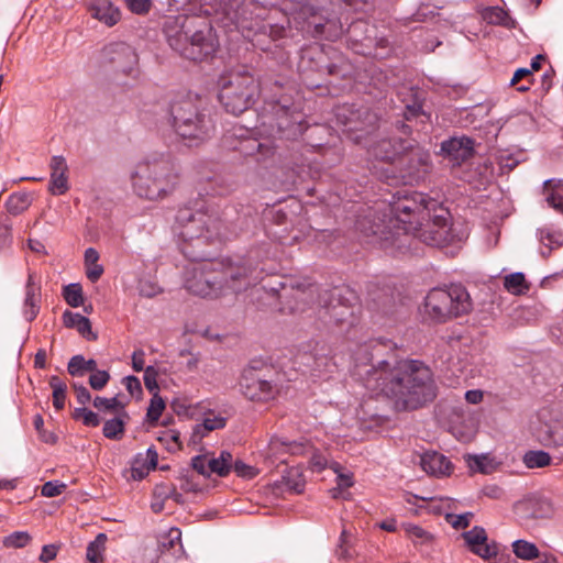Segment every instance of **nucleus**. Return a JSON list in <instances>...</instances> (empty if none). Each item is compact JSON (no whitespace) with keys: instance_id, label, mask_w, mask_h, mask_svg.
Instances as JSON below:
<instances>
[{"instance_id":"f257e3e1","label":"nucleus","mask_w":563,"mask_h":563,"mask_svg":"<svg viewBox=\"0 0 563 563\" xmlns=\"http://www.w3.org/2000/svg\"><path fill=\"white\" fill-rule=\"evenodd\" d=\"M386 214L376 223L368 219L357 221V229L365 235H375L384 247H400V232L404 236L413 235L423 243L442 247L453 240L450 227V212L437 199L423 192H398L388 206Z\"/></svg>"},{"instance_id":"f03ea898","label":"nucleus","mask_w":563,"mask_h":563,"mask_svg":"<svg viewBox=\"0 0 563 563\" xmlns=\"http://www.w3.org/2000/svg\"><path fill=\"white\" fill-rule=\"evenodd\" d=\"M355 375L367 389L391 398L398 410H415L435 398L432 372L420 361H382L364 369L356 363Z\"/></svg>"},{"instance_id":"7ed1b4c3","label":"nucleus","mask_w":563,"mask_h":563,"mask_svg":"<svg viewBox=\"0 0 563 563\" xmlns=\"http://www.w3.org/2000/svg\"><path fill=\"white\" fill-rule=\"evenodd\" d=\"M164 32L169 46L187 59L202 60L211 56L218 47L211 27L205 25L202 29H196L195 18H168Z\"/></svg>"},{"instance_id":"20e7f679","label":"nucleus","mask_w":563,"mask_h":563,"mask_svg":"<svg viewBox=\"0 0 563 563\" xmlns=\"http://www.w3.org/2000/svg\"><path fill=\"white\" fill-rule=\"evenodd\" d=\"M130 178L136 196L148 200H159L175 189L178 175L168 161L155 159L139 162Z\"/></svg>"},{"instance_id":"39448f33","label":"nucleus","mask_w":563,"mask_h":563,"mask_svg":"<svg viewBox=\"0 0 563 563\" xmlns=\"http://www.w3.org/2000/svg\"><path fill=\"white\" fill-rule=\"evenodd\" d=\"M472 310L467 290L461 285L449 288H433L426 296L422 313L424 318L438 323L466 314Z\"/></svg>"},{"instance_id":"423d86ee","label":"nucleus","mask_w":563,"mask_h":563,"mask_svg":"<svg viewBox=\"0 0 563 563\" xmlns=\"http://www.w3.org/2000/svg\"><path fill=\"white\" fill-rule=\"evenodd\" d=\"M170 114L175 131L189 146L206 141L213 131L210 118L199 113L190 98L174 101Z\"/></svg>"},{"instance_id":"0eeeda50","label":"nucleus","mask_w":563,"mask_h":563,"mask_svg":"<svg viewBox=\"0 0 563 563\" xmlns=\"http://www.w3.org/2000/svg\"><path fill=\"white\" fill-rule=\"evenodd\" d=\"M219 86V100L233 114L246 110L258 93L257 81L246 71H231L222 76Z\"/></svg>"},{"instance_id":"6e6552de","label":"nucleus","mask_w":563,"mask_h":563,"mask_svg":"<svg viewBox=\"0 0 563 563\" xmlns=\"http://www.w3.org/2000/svg\"><path fill=\"white\" fill-rule=\"evenodd\" d=\"M216 222L207 212L184 208L176 216V231L183 240L190 241L206 236Z\"/></svg>"},{"instance_id":"1a4fd4ad","label":"nucleus","mask_w":563,"mask_h":563,"mask_svg":"<svg viewBox=\"0 0 563 563\" xmlns=\"http://www.w3.org/2000/svg\"><path fill=\"white\" fill-rule=\"evenodd\" d=\"M208 264L194 266L186 277V288L200 297H217L223 292L222 278Z\"/></svg>"},{"instance_id":"9d476101","label":"nucleus","mask_w":563,"mask_h":563,"mask_svg":"<svg viewBox=\"0 0 563 563\" xmlns=\"http://www.w3.org/2000/svg\"><path fill=\"white\" fill-rule=\"evenodd\" d=\"M240 390L250 400L267 401L277 394V386L264 379L254 368H247L242 373Z\"/></svg>"},{"instance_id":"9b49d317","label":"nucleus","mask_w":563,"mask_h":563,"mask_svg":"<svg viewBox=\"0 0 563 563\" xmlns=\"http://www.w3.org/2000/svg\"><path fill=\"white\" fill-rule=\"evenodd\" d=\"M516 512L525 518L547 519L553 516L554 506L550 498L533 494L517 503Z\"/></svg>"},{"instance_id":"f8f14e48","label":"nucleus","mask_w":563,"mask_h":563,"mask_svg":"<svg viewBox=\"0 0 563 563\" xmlns=\"http://www.w3.org/2000/svg\"><path fill=\"white\" fill-rule=\"evenodd\" d=\"M49 185L48 190L54 196H60L68 191V165L64 156L55 155L49 163Z\"/></svg>"},{"instance_id":"ddd939ff","label":"nucleus","mask_w":563,"mask_h":563,"mask_svg":"<svg viewBox=\"0 0 563 563\" xmlns=\"http://www.w3.org/2000/svg\"><path fill=\"white\" fill-rule=\"evenodd\" d=\"M429 154L421 151L420 148H411L408 158L407 166L401 174V178L407 183L419 181L429 172Z\"/></svg>"},{"instance_id":"4468645a","label":"nucleus","mask_w":563,"mask_h":563,"mask_svg":"<svg viewBox=\"0 0 563 563\" xmlns=\"http://www.w3.org/2000/svg\"><path fill=\"white\" fill-rule=\"evenodd\" d=\"M463 538L470 550L484 560L497 554L496 548L487 543V534L484 528L474 527L463 533Z\"/></svg>"},{"instance_id":"2eb2a0df","label":"nucleus","mask_w":563,"mask_h":563,"mask_svg":"<svg viewBox=\"0 0 563 563\" xmlns=\"http://www.w3.org/2000/svg\"><path fill=\"white\" fill-rule=\"evenodd\" d=\"M420 465L429 475L444 477L451 475L453 465L442 453L429 451L421 455Z\"/></svg>"},{"instance_id":"dca6fc26","label":"nucleus","mask_w":563,"mask_h":563,"mask_svg":"<svg viewBox=\"0 0 563 563\" xmlns=\"http://www.w3.org/2000/svg\"><path fill=\"white\" fill-rule=\"evenodd\" d=\"M158 454L153 446H150L145 452L137 453L130 467V477L134 481H141L148 475V473L156 468Z\"/></svg>"},{"instance_id":"f3484780","label":"nucleus","mask_w":563,"mask_h":563,"mask_svg":"<svg viewBox=\"0 0 563 563\" xmlns=\"http://www.w3.org/2000/svg\"><path fill=\"white\" fill-rule=\"evenodd\" d=\"M107 54L110 55V62L123 73H130L137 63V56L133 48L124 43L109 45Z\"/></svg>"},{"instance_id":"a211bd4d","label":"nucleus","mask_w":563,"mask_h":563,"mask_svg":"<svg viewBox=\"0 0 563 563\" xmlns=\"http://www.w3.org/2000/svg\"><path fill=\"white\" fill-rule=\"evenodd\" d=\"M473 145L470 137H452L442 143L441 150L454 164H460L472 156Z\"/></svg>"},{"instance_id":"6ab92c4d","label":"nucleus","mask_w":563,"mask_h":563,"mask_svg":"<svg viewBox=\"0 0 563 563\" xmlns=\"http://www.w3.org/2000/svg\"><path fill=\"white\" fill-rule=\"evenodd\" d=\"M90 14L108 26L117 24L121 12L110 0H90L88 3Z\"/></svg>"},{"instance_id":"aec40b11","label":"nucleus","mask_w":563,"mask_h":563,"mask_svg":"<svg viewBox=\"0 0 563 563\" xmlns=\"http://www.w3.org/2000/svg\"><path fill=\"white\" fill-rule=\"evenodd\" d=\"M41 286L36 282L33 273H29L25 285V298L23 303V314L27 321L35 319L40 311Z\"/></svg>"},{"instance_id":"412c9836","label":"nucleus","mask_w":563,"mask_h":563,"mask_svg":"<svg viewBox=\"0 0 563 563\" xmlns=\"http://www.w3.org/2000/svg\"><path fill=\"white\" fill-rule=\"evenodd\" d=\"M407 148L401 140H379L369 145L368 152L378 161L394 162Z\"/></svg>"},{"instance_id":"4be33fe9","label":"nucleus","mask_w":563,"mask_h":563,"mask_svg":"<svg viewBox=\"0 0 563 563\" xmlns=\"http://www.w3.org/2000/svg\"><path fill=\"white\" fill-rule=\"evenodd\" d=\"M306 450V445L299 442L284 441L280 438H272L267 448V457L274 461L285 462L283 455L289 454H301Z\"/></svg>"},{"instance_id":"5701e85b","label":"nucleus","mask_w":563,"mask_h":563,"mask_svg":"<svg viewBox=\"0 0 563 563\" xmlns=\"http://www.w3.org/2000/svg\"><path fill=\"white\" fill-rule=\"evenodd\" d=\"M63 322L65 327L76 329L78 333L86 340H97V334L92 331L89 319L81 316L80 313L66 310L63 313Z\"/></svg>"},{"instance_id":"b1692460","label":"nucleus","mask_w":563,"mask_h":563,"mask_svg":"<svg viewBox=\"0 0 563 563\" xmlns=\"http://www.w3.org/2000/svg\"><path fill=\"white\" fill-rule=\"evenodd\" d=\"M250 273L251 271L246 266L230 269V272L225 274V287L238 292L250 285L255 284L257 282V277L252 278Z\"/></svg>"},{"instance_id":"393cba45","label":"nucleus","mask_w":563,"mask_h":563,"mask_svg":"<svg viewBox=\"0 0 563 563\" xmlns=\"http://www.w3.org/2000/svg\"><path fill=\"white\" fill-rule=\"evenodd\" d=\"M465 462L471 472L482 474H490L500 465V462L488 453L474 455L467 454L465 455Z\"/></svg>"},{"instance_id":"a878e982","label":"nucleus","mask_w":563,"mask_h":563,"mask_svg":"<svg viewBox=\"0 0 563 563\" xmlns=\"http://www.w3.org/2000/svg\"><path fill=\"white\" fill-rule=\"evenodd\" d=\"M96 368L97 362L93 358L86 360L82 355L73 356L67 365L68 373L75 377H81Z\"/></svg>"},{"instance_id":"bb28decb","label":"nucleus","mask_w":563,"mask_h":563,"mask_svg":"<svg viewBox=\"0 0 563 563\" xmlns=\"http://www.w3.org/2000/svg\"><path fill=\"white\" fill-rule=\"evenodd\" d=\"M522 462L528 468H542L552 463V457L545 451L530 450L523 454Z\"/></svg>"},{"instance_id":"cd10ccee","label":"nucleus","mask_w":563,"mask_h":563,"mask_svg":"<svg viewBox=\"0 0 563 563\" xmlns=\"http://www.w3.org/2000/svg\"><path fill=\"white\" fill-rule=\"evenodd\" d=\"M233 457L229 451H221L217 457H210L211 474L227 476L232 470Z\"/></svg>"},{"instance_id":"c85d7f7f","label":"nucleus","mask_w":563,"mask_h":563,"mask_svg":"<svg viewBox=\"0 0 563 563\" xmlns=\"http://www.w3.org/2000/svg\"><path fill=\"white\" fill-rule=\"evenodd\" d=\"M545 201L549 207L563 214V181L547 186Z\"/></svg>"},{"instance_id":"c756f323","label":"nucleus","mask_w":563,"mask_h":563,"mask_svg":"<svg viewBox=\"0 0 563 563\" xmlns=\"http://www.w3.org/2000/svg\"><path fill=\"white\" fill-rule=\"evenodd\" d=\"M512 552L518 559L531 561L540 556L538 547L527 540H516L511 544Z\"/></svg>"},{"instance_id":"7c9ffc66","label":"nucleus","mask_w":563,"mask_h":563,"mask_svg":"<svg viewBox=\"0 0 563 563\" xmlns=\"http://www.w3.org/2000/svg\"><path fill=\"white\" fill-rule=\"evenodd\" d=\"M32 196L27 192L12 194L7 200V209L11 214H20L32 203Z\"/></svg>"},{"instance_id":"2f4dec72","label":"nucleus","mask_w":563,"mask_h":563,"mask_svg":"<svg viewBox=\"0 0 563 563\" xmlns=\"http://www.w3.org/2000/svg\"><path fill=\"white\" fill-rule=\"evenodd\" d=\"M504 287L512 295H521L529 289L526 277L520 272L506 275L504 278Z\"/></svg>"},{"instance_id":"473e14b6","label":"nucleus","mask_w":563,"mask_h":563,"mask_svg":"<svg viewBox=\"0 0 563 563\" xmlns=\"http://www.w3.org/2000/svg\"><path fill=\"white\" fill-rule=\"evenodd\" d=\"M336 364L329 355L316 356L312 371L316 377L328 378L335 371Z\"/></svg>"},{"instance_id":"72a5a7b5","label":"nucleus","mask_w":563,"mask_h":563,"mask_svg":"<svg viewBox=\"0 0 563 563\" xmlns=\"http://www.w3.org/2000/svg\"><path fill=\"white\" fill-rule=\"evenodd\" d=\"M330 467L336 473L338 487L332 489V496L334 498L342 497L346 498L343 495V490L350 488L353 485V478L351 473H342L341 466L339 463L333 462Z\"/></svg>"},{"instance_id":"f704fd0d","label":"nucleus","mask_w":563,"mask_h":563,"mask_svg":"<svg viewBox=\"0 0 563 563\" xmlns=\"http://www.w3.org/2000/svg\"><path fill=\"white\" fill-rule=\"evenodd\" d=\"M225 421L224 417L211 413L205 417L201 424L196 427V433L200 437H205L210 431L224 428Z\"/></svg>"},{"instance_id":"c9c22d12","label":"nucleus","mask_w":563,"mask_h":563,"mask_svg":"<svg viewBox=\"0 0 563 563\" xmlns=\"http://www.w3.org/2000/svg\"><path fill=\"white\" fill-rule=\"evenodd\" d=\"M107 536L104 533H99L96 539L88 545L87 559L89 562L99 563L102 561Z\"/></svg>"},{"instance_id":"e433bc0d","label":"nucleus","mask_w":563,"mask_h":563,"mask_svg":"<svg viewBox=\"0 0 563 563\" xmlns=\"http://www.w3.org/2000/svg\"><path fill=\"white\" fill-rule=\"evenodd\" d=\"M32 540V537L26 531H15L5 536L2 539V544L8 549H22L26 547Z\"/></svg>"},{"instance_id":"4c0bfd02","label":"nucleus","mask_w":563,"mask_h":563,"mask_svg":"<svg viewBox=\"0 0 563 563\" xmlns=\"http://www.w3.org/2000/svg\"><path fill=\"white\" fill-rule=\"evenodd\" d=\"M63 296L65 301L73 308L84 303L82 288L79 284L73 283L64 287Z\"/></svg>"},{"instance_id":"58836bf2","label":"nucleus","mask_w":563,"mask_h":563,"mask_svg":"<svg viewBox=\"0 0 563 563\" xmlns=\"http://www.w3.org/2000/svg\"><path fill=\"white\" fill-rule=\"evenodd\" d=\"M49 386L53 389V405L57 410H60L65 405L66 384L57 376H52L49 379Z\"/></svg>"},{"instance_id":"ea45409f","label":"nucleus","mask_w":563,"mask_h":563,"mask_svg":"<svg viewBox=\"0 0 563 563\" xmlns=\"http://www.w3.org/2000/svg\"><path fill=\"white\" fill-rule=\"evenodd\" d=\"M538 238L543 246H547L549 251L558 247L562 244L563 236L559 231H554L549 228H543L538 231Z\"/></svg>"},{"instance_id":"a19ab883","label":"nucleus","mask_w":563,"mask_h":563,"mask_svg":"<svg viewBox=\"0 0 563 563\" xmlns=\"http://www.w3.org/2000/svg\"><path fill=\"white\" fill-rule=\"evenodd\" d=\"M124 424L123 417L107 420L103 424V435L108 439H119L124 432Z\"/></svg>"},{"instance_id":"79ce46f5","label":"nucleus","mask_w":563,"mask_h":563,"mask_svg":"<svg viewBox=\"0 0 563 563\" xmlns=\"http://www.w3.org/2000/svg\"><path fill=\"white\" fill-rule=\"evenodd\" d=\"M402 528L407 536L415 542V543H429L432 540V536L422 529L421 527L413 525V523H404Z\"/></svg>"},{"instance_id":"37998d69","label":"nucleus","mask_w":563,"mask_h":563,"mask_svg":"<svg viewBox=\"0 0 563 563\" xmlns=\"http://www.w3.org/2000/svg\"><path fill=\"white\" fill-rule=\"evenodd\" d=\"M93 406L100 411H115L122 409L124 404L115 396L111 398L96 397L93 399Z\"/></svg>"},{"instance_id":"c03bdc74","label":"nucleus","mask_w":563,"mask_h":563,"mask_svg":"<svg viewBox=\"0 0 563 563\" xmlns=\"http://www.w3.org/2000/svg\"><path fill=\"white\" fill-rule=\"evenodd\" d=\"M153 495L154 498H158L164 501L170 498L177 501L180 498V495L176 492L175 486L168 483L157 484L154 487Z\"/></svg>"},{"instance_id":"a18cd8bd","label":"nucleus","mask_w":563,"mask_h":563,"mask_svg":"<svg viewBox=\"0 0 563 563\" xmlns=\"http://www.w3.org/2000/svg\"><path fill=\"white\" fill-rule=\"evenodd\" d=\"M165 409L164 399L155 393L150 401L146 417L150 421H157Z\"/></svg>"},{"instance_id":"49530a36","label":"nucleus","mask_w":563,"mask_h":563,"mask_svg":"<svg viewBox=\"0 0 563 563\" xmlns=\"http://www.w3.org/2000/svg\"><path fill=\"white\" fill-rule=\"evenodd\" d=\"M483 18L492 24H506L507 13L499 7H492L484 11Z\"/></svg>"},{"instance_id":"de8ad7c7","label":"nucleus","mask_w":563,"mask_h":563,"mask_svg":"<svg viewBox=\"0 0 563 563\" xmlns=\"http://www.w3.org/2000/svg\"><path fill=\"white\" fill-rule=\"evenodd\" d=\"M74 418L81 420L88 427H97L100 423L98 415L87 408L75 409Z\"/></svg>"},{"instance_id":"09e8293b","label":"nucleus","mask_w":563,"mask_h":563,"mask_svg":"<svg viewBox=\"0 0 563 563\" xmlns=\"http://www.w3.org/2000/svg\"><path fill=\"white\" fill-rule=\"evenodd\" d=\"M110 374L107 371L95 369L89 377V385L95 390H101L109 382Z\"/></svg>"},{"instance_id":"8fccbe9b","label":"nucleus","mask_w":563,"mask_h":563,"mask_svg":"<svg viewBox=\"0 0 563 563\" xmlns=\"http://www.w3.org/2000/svg\"><path fill=\"white\" fill-rule=\"evenodd\" d=\"M232 468L239 477L251 479L258 474L257 468L238 460L232 463Z\"/></svg>"},{"instance_id":"3c124183","label":"nucleus","mask_w":563,"mask_h":563,"mask_svg":"<svg viewBox=\"0 0 563 563\" xmlns=\"http://www.w3.org/2000/svg\"><path fill=\"white\" fill-rule=\"evenodd\" d=\"M66 487V484L59 481H49L42 486L41 494L45 497H56L62 495Z\"/></svg>"},{"instance_id":"603ef678","label":"nucleus","mask_w":563,"mask_h":563,"mask_svg":"<svg viewBox=\"0 0 563 563\" xmlns=\"http://www.w3.org/2000/svg\"><path fill=\"white\" fill-rule=\"evenodd\" d=\"M286 484L292 490L300 493L303 488V479L298 470H290L286 476H284Z\"/></svg>"},{"instance_id":"864d4df0","label":"nucleus","mask_w":563,"mask_h":563,"mask_svg":"<svg viewBox=\"0 0 563 563\" xmlns=\"http://www.w3.org/2000/svg\"><path fill=\"white\" fill-rule=\"evenodd\" d=\"M144 385L153 394L157 393V371L154 366H147L144 371Z\"/></svg>"},{"instance_id":"5fc2aeb1","label":"nucleus","mask_w":563,"mask_h":563,"mask_svg":"<svg viewBox=\"0 0 563 563\" xmlns=\"http://www.w3.org/2000/svg\"><path fill=\"white\" fill-rule=\"evenodd\" d=\"M192 467L203 476L211 475L210 457L208 456H195L192 459Z\"/></svg>"},{"instance_id":"6e6d98bb","label":"nucleus","mask_w":563,"mask_h":563,"mask_svg":"<svg viewBox=\"0 0 563 563\" xmlns=\"http://www.w3.org/2000/svg\"><path fill=\"white\" fill-rule=\"evenodd\" d=\"M123 384L131 396L139 397L142 394L141 382L135 376H126Z\"/></svg>"},{"instance_id":"4d7b16f0","label":"nucleus","mask_w":563,"mask_h":563,"mask_svg":"<svg viewBox=\"0 0 563 563\" xmlns=\"http://www.w3.org/2000/svg\"><path fill=\"white\" fill-rule=\"evenodd\" d=\"M158 440L166 443L169 450H175L180 446L179 433L174 430L166 431L162 437L158 438Z\"/></svg>"},{"instance_id":"13d9d810","label":"nucleus","mask_w":563,"mask_h":563,"mask_svg":"<svg viewBox=\"0 0 563 563\" xmlns=\"http://www.w3.org/2000/svg\"><path fill=\"white\" fill-rule=\"evenodd\" d=\"M132 368L135 372L145 371V352L143 350H136L132 354Z\"/></svg>"},{"instance_id":"bf43d9fd","label":"nucleus","mask_w":563,"mask_h":563,"mask_svg":"<svg viewBox=\"0 0 563 563\" xmlns=\"http://www.w3.org/2000/svg\"><path fill=\"white\" fill-rule=\"evenodd\" d=\"M58 547L55 544H46L42 548V552L40 554V561L43 563H48L54 560L57 555Z\"/></svg>"},{"instance_id":"052dcab7","label":"nucleus","mask_w":563,"mask_h":563,"mask_svg":"<svg viewBox=\"0 0 563 563\" xmlns=\"http://www.w3.org/2000/svg\"><path fill=\"white\" fill-rule=\"evenodd\" d=\"M86 276L91 282H97L103 274V266L99 263L86 265Z\"/></svg>"},{"instance_id":"680f3d73","label":"nucleus","mask_w":563,"mask_h":563,"mask_svg":"<svg viewBox=\"0 0 563 563\" xmlns=\"http://www.w3.org/2000/svg\"><path fill=\"white\" fill-rule=\"evenodd\" d=\"M128 7L135 13L147 12L151 5L150 0H126Z\"/></svg>"},{"instance_id":"e2e57ef3","label":"nucleus","mask_w":563,"mask_h":563,"mask_svg":"<svg viewBox=\"0 0 563 563\" xmlns=\"http://www.w3.org/2000/svg\"><path fill=\"white\" fill-rule=\"evenodd\" d=\"M74 389L76 391V397L79 404L86 405L90 401V393L85 386L74 384Z\"/></svg>"},{"instance_id":"0e129e2a","label":"nucleus","mask_w":563,"mask_h":563,"mask_svg":"<svg viewBox=\"0 0 563 563\" xmlns=\"http://www.w3.org/2000/svg\"><path fill=\"white\" fill-rule=\"evenodd\" d=\"M471 517H472L471 512L457 515V516H454V518L451 521V523L456 529H463V528H466L470 525Z\"/></svg>"},{"instance_id":"69168bd1","label":"nucleus","mask_w":563,"mask_h":563,"mask_svg":"<svg viewBox=\"0 0 563 563\" xmlns=\"http://www.w3.org/2000/svg\"><path fill=\"white\" fill-rule=\"evenodd\" d=\"M465 399L470 404H478L483 400V393L478 389L467 390L465 393Z\"/></svg>"},{"instance_id":"338daca9","label":"nucleus","mask_w":563,"mask_h":563,"mask_svg":"<svg viewBox=\"0 0 563 563\" xmlns=\"http://www.w3.org/2000/svg\"><path fill=\"white\" fill-rule=\"evenodd\" d=\"M99 261V253L93 247H88L85 251V266L90 264H96Z\"/></svg>"},{"instance_id":"774afa93","label":"nucleus","mask_w":563,"mask_h":563,"mask_svg":"<svg viewBox=\"0 0 563 563\" xmlns=\"http://www.w3.org/2000/svg\"><path fill=\"white\" fill-rule=\"evenodd\" d=\"M311 465L317 470L321 471L327 467L328 461L321 454H313L311 457Z\"/></svg>"}]
</instances>
